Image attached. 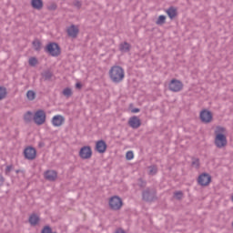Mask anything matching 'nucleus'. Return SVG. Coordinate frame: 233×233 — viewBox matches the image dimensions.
Returning <instances> with one entry per match:
<instances>
[{
	"label": "nucleus",
	"mask_w": 233,
	"mask_h": 233,
	"mask_svg": "<svg viewBox=\"0 0 233 233\" xmlns=\"http://www.w3.org/2000/svg\"><path fill=\"white\" fill-rule=\"evenodd\" d=\"M227 132V128L218 126L215 130V145L217 148H223L227 147V136L225 133Z\"/></svg>",
	"instance_id": "obj_1"
},
{
	"label": "nucleus",
	"mask_w": 233,
	"mask_h": 233,
	"mask_svg": "<svg viewBox=\"0 0 233 233\" xmlns=\"http://www.w3.org/2000/svg\"><path fill=\"white\" fill-rule=\"evenodd\" d=\"M109 77L116 85L121 83L125 79V69L120 66H113L109 70Z\"/></svg>",
	"instance_id": "obj_2"
},
{
	"label": "nucleus",
	"mask_w": 233,
	"mask_h": 233,
	"mask_svg": "<svg viewBox=\"0 0 233 233\" xmlns=\"http://www.w3.org/2000/svg\"><path fill=\"white\" fill-rule=\"evenodd\" d=\"M44 52L52 57H59L61 56V46L56 42H49L45 46Z\"/></svg>",
	"instance_id": "obj_3"
},
{
	"label": "nucleus",
	"mask_w": 233,
	"mask_h": 233,
	"mask_svg": "<svg viewBox=\"0 0 233 233\" xmlns=\"http://www.w3.org/2000/svg\"><path fill=\"white\" fill-rule=\"evenodd\" d=\"M157 199V192L152 187H147L142 191V201L152 203Z\"/></svg>",
	"instance_id": "obj_4"
},
{
	"label": "nucleus",
	"mask_w": 233,
	"mask_h": 233,
	"mask_svg": "<svg viewBox=\"0 0 233 233\" xmlns=\"http://www.w3.org/2000/svg\"><path fill=\"white\" fill-rule=\"evenodd\" d=\"M34 122L35 125H38V127H41V125H45L46 123V113L43 109H38L33 117Z\"/></svg>",
	"instance_id": "obj_5"
},
{
	"label": "nucleus",
	"mask_w": 233,
	"mask_h": 233,
	"mask_svg": "<svg viewBox=\"0 0 233 233\" xmlns=\"http://www.w3.org/2000/svg\"><path fill=\"white\" fill-rule=\"evenodd\" d=\"M123 199L119 196H114L109 198V208L111 210H121Z\"/></svg>",
	"instance_id": "obj_6"
},
{
	"label": "nucleus",
	"mask_w": 233,
	"mask_h": 233,
	"mask_svg": "<svg viewBox=\"0 0 233 233\" xmlns=\"http://www.w3.org/2000/svg\"><path fill=\"white\" fill-rule=\"evenodd\" d=\"M24 157L28 161H34L37 157V150L32 146H29L24 149Z\"/></svg>",
	"instance_id": "obj_7"
},
{
	"label": "nucleus",
	"mask_w": 233,
	"mask_h": 233,
	"mask_svg": "<svg viewBox=\"0 0 233 233\" xmlns=\"http://www.w3.org/2000/svg\"><path fill=\"white\" fill-rule=\"evenodd\" d=\"M199 119L202 123L208 125V123H212V119H214V116L212 115V111L208 109H203L200 111Z\"/></svg>",
	"instance_id": "obj_8"
},
{
	"label": "nucleus",
	"mask_w": 233,
	"mask_h": 233,
	"mask_svg": "<svg viewBox=\"0 0 233 233\" xmlns=\"http://www.w3.org/2000/svg\"><path fill=\"white\" fill-rule=\"evenodd\" d=\"M198 183L200 187H208L212 183V177L208 173H202L198 177Z\"/></svg>",
	"instance_id": "obj_9"
},
{
	"label": "nucleus",
	"mask_w": 233,
	"mask_h": 233,
	"mask_svg": "<svg viewBox=\"0 0 233 233\" xmlns=\"http://www.w3.org/2000/svg\"><path fill=\"white\" fill-rule=\"evenodd\" d=\"M168 89L171 92H181L183 90V82L180 80H177L176 78H173L168 85Z\"/></svg>",
	"instance_id": "obj_10"
},
{
	"label": "nucleus",
	"mask_w": 233,
	"mask_h": 233,
	"mask_svg": "<svg viewBox=\"0 0 233 233\" xmlns=\"http://www.w3.org/2000/svg\"><path fill=\"white\" fill-rule=\"evenodd\" d=\"M79 157L81 159H90L92 157V147L90 146H84L79 150Z\"/></svg>",
	"instance_id": "obj_11"
},
{
	"label": "nucleus",
	"mask_w": 233,
	"mask_h": 233,
	"mask_svg": "<svg viewBox=\"0 0 233 233\" xmlns=\"http://www.w3.org/2000/svg\"><path fill=\"white\" fill-rule=\"evenodd\" d=\"M106 148H108V145L103 139H100L96 142L95 150L98 152V154H105L106 152Z\"/></svg>",
	"instance_id": "obj_12"
},
{
	"label": "nucleus",
	"mask_w": 233,
	"mask_h": 233,
	"mask_svg": "<svg viewBox=\"0 0 233 233\" xmlns=\"http://www.w3.org/2000/svg\"><path fill=\"white\" fill-rule=\"evenodd\" d=\"M128 126L133 129H137L141 127V119L137 116H133L128 120Z\"/></svg>",
	"instance_id": "obj_13"
},
{
	"label": "nucleus",
	"mask_w": 233,
	"mask_h": 233,
	"mask_svg": "<svg viewBox=\"0 0 233 233\" xmlns=\"http://www.w3.org/2000/svg\"><path fill=\"white\" fill-rule=\"evenodd\" d=\"M78 35H79V28L76 25H72L67 28L68 37H73V39H76V37H77Z\"/></svg>",
	"instance_id": "obj_14"
},
{
	"label": "nucleus",
	"mask_w": 233,
	"mask_h": 233,
	"mask_svg": "<svg viewBox=\"0 0 233 233\" xmlns=\"http://www.w3.org/2000/svg\"><path fill=\"white\" fill-rule=\"evenodd\" d=\"M44 177L46 181H56V179H57V171L46 170L44 174Z\"/></svg>",
	"instance_id": "obj_15"
},
{
	"label": "nucleus",
	"mask_w": 233,
	"mask_h": 233,
	"mask_svg": "<svg viewBox=\"0 0 233 233\" xmlns=\"http://www.w3.org/2000/svg\"><path fill=\"white\" fill-rule=\"evenodd\" d=\"M65 123V116L61 115H56L52 118V125L53 127H61Z\"/></svg>",
	"instance_id": "obj_16"
},
{
	"label": "nucleus",
	"mask_w": 233,
	"mask_h": 233,
	"mask_svg": "<svg viewBox=\"0 0 233 233\" xmlns=\"http://www.w3.org/2000/svg\"><path fill=\"white\" fill-rule=\"evenodd\" d=\"M118 48L120 52H123L124 54H127V52H130V50H132V45L125 41L119 44Z\"/></svg>",
	"instance_id": "obj_17"
},
{
	"label": "nucleus",
	"mask_w": 233,
	"mask_h": 233,
	"mask_svg": "<svg viewBox=\"0 0 233 233\" xmlns=\"http://www.w3.org/2000/svg\"><path fill=\"white\" fill-rule=\"evenodd\" d=\"M31 6L34 10H43L45 4L43 3V0H31Z\"/></svg>",
	"instance_id": "obj_18"
},
{
	"label": "nucleus",
	"mask_w": 233,
	"mask_h": 233,
	"mask_svg": "<svg viewBox=\"0 0 233 233\" xmlns=\"http://www.w3.org/2000/svg\"><path fill=\"white\" fill-rule=\"evenodd\" d=\"M166 13L169 19L171 20L176 19V17H177V9L174 6H170L169 8H167Z\"/></svg>",
	"instance_id": "obj_19"
},
{
	"label": "nucleus",
	"mask_w": 233,
	"mask_h": 233,
	"mask_svg": "<svg viewBox=\"0 0 233 233\" xmlns=\"http://www.w3.org/2000/svg\"><path fill=\"white\" fill-rule=\"evenodd\" d=\"M39 221H41V218L37 214L33 213L29 217V223L32 225V227H35V225H39Z\"/></svg>",
	"instance_id": "obj_20"
},
{
	"label": "nucleus",
	"mask_w": 233,
	"mask_h": 233,
	"mask_svg": "<svg viewBox=\"0 0 233 233\" xmlns=\"http://www.w3.org/2000/svg\"><path fill=\"white\" fill-rule=\"evenodd\" d=\"M42 77H44V81H51L52 77H54V73L50 70H46L41 74Z\"/></svg>",
	"instance_id": "obj_21"
},
{
	"label": "nucleus",
	"mask_w": 233,
	"mask_h": 233,
	"mask_svg": "<svg viewBox=\"0 0 233 233\" xmlns=\"http://www.w3.org/2000/svg\"><path fill=\"white\" fill-rule=\"evenodd\" d=\"M32 45H33V48H34V50H35V52H41V46L43 44L39 41V39L34 40Z\"/></svg>",
	"instance_id": "obj_22"
},
{
	"label": "nucleus",
	"mask_w": 233,
	"mask_h": 233,
	"mask_svg": "<svg viewBox=\"0 0 233 233\" xmlns=\"http://www.w3.org/2000/svg\"><path fill=\"white\" fill-rule=\"evenodd\" d=\"M165 23H167V16L165 15H159L156 21V25H158V26H162V25H165Z\"/></svg>",
	"instance_id": "obj_23"
},
{
	"label": "nucleus",
	"mask_w": 233,
	"mask_h": 233,
	"mask_svg": "<svg viewBox=\"0 0 233 233\" xmlns=\"http://www.w3.org/2000/svg\"><path fill=\"white\" fill-rule=\"evenodd\" d=\"M32 111H27L24 116L25 123H32Z\"/></svg>",
	"instance_id": "obj_24"
},
{
	"label": "nucleus",
	"mask_w": 233,
	"mask_h": 233,
	"mask_svg": "<svg viewBox=\"0 0 233 233\" xmlns=\"http://www.w3.org/2000/svg\"><path fill=\"white\" fill-rule=\"evenodd\" d=\"M8 93L6 92V87L5 86H0V101H3L5 97H6V95Z\"/></svg>",
	"instance_id": "obj_25"
},
{
	"label": "nucleus",
	"mask_w": 233,
	"mask_h": 233,
	"mask_svg": "<svg viewBox=\"0 0 233 233\" xmlns=\"http://www.w3.org/2000/svg\"><path fill=\"white\" fill-rule=\"evenodd\" d=\"M63 96H65L66 97H72V88L70 87H66L63 92H62Z\"/></svg>",
	"instance_id": "obj_26"
},
{
	"label": "nucleus",
	"mask_w": 233,
	"mask_h": 233,
	"mask_svg": "<svg viewBox=\"0 0 233 233\" xmlns=\"http://www.w3.org/2000/svg\"><path fill=\"white\" fill-rule=\"evenodd\" d=\"M26 97L29 101H34V99H35V93L32 90H28L26 93Z\"/></svg>",
	"instance_id": "obj_27"
},
{
	"label": "nucleus",
	"mask_w": 233,
	"mask_h": 233,
	"mask_svg": "<svg viewBox=\"0 0 233 233\" xmlns=\"http://www.w3.org/2000/svg\"><path fill=\"white\" fill-rule=\"evenodd\" d=\"M173 198L180 201V199H183V191H176L173 195Z\"/></svg>",
	"instance_id": "obj_28"
},
{
	"label": "nucleus",
	"mask_w": 233,
	"mask_h": 233,
	"mask_svg": "<svg viewBox=\"0 0 233 233\" xmlns=\"http://www.w3.org/2000/svg\"><path fill=\"white\" fill-rule=\"evenodd\" d=\"M137 186L140 188H145L147 187V181L143 180V178L140 177L137 179Z\"/></svg>",
	"instance_id": "obj_29"
},
{
	"label": "nucleus",
	"mask_w": 233,
	"mask_h": 233,
	"mask_svg": "<svg viewBox=\"0 0 233 233\" xmlns=\"http://www.w3.org/2000/svg\"><path fill=\"white\" fill-rule=\"evenodd\" d=\"M126 159L127 161H132L134 159V152L133 151H127L126 154Z\"/></svg>",
	"instance_id": "obj_30"
},
{
	"label": "nucleus",
	"mask_w": 233,
	"mask_h": 233,
	"mask_svg": "<svg viewBox=\"0 0 233 233\" xmlns=\"http://www.w3.org/2000/svg\"><path fill=\"white\" fill-rule=\"evenodd\" d=\"M192 167H196V168H199V158L192 157Z\"/></svg>",
	"instance_id": "obj_31"
},
{
	"label": "nucleus",
	"mask_w": 233,
	"mask_h": 233,
	"mask_svg": "<svg viewBox=\"0 0 233 233\" xmlns=\"http://www.w3.org/2000/svg\"><path fill=\"white\" fill-rule=\"evenodd\" d=\"M149 174H151L152 176H156V174H157V166L149 167Z\"/></svg>",
	"instance_id": "obj_32"
},
{
	"label": "nucleus",
	"mask_w": 233,
	"mask_h": 233,
	"mask_svg": "<svg viewBox=\"0 0 233 233\" xmlns=\"http://www.w3.org/2000/svg\"><path fill=\"white\" fill-rule=\"evenodd\" d=\"M38 61L35 57L29 58V66H35L37 65Z\"/></svg>",
	"instance_id": "obj_33"
},
{
	"label": "nucleus",
	"mask_w": 233,
	"mask_h": 233,
	"mask_svg": "<svg viewBox=\"0 0 233 233\" xmlns=\"http://www.w3.org/2000/svg\"><path fill=\"white\" fill-rule=\"evenodd\" d=\"M73 5H74V6H76V8H78V10H79V8H81V6H83V4L79 0H75Z\"/></svg>",
	"instance_id": "obj_34"
},
{
	"label": "nucleus",
	"mask_w": 233,
	"mask_h": 233,
	"mask_svg": "<svg viewBox=\"0 0 233 233\" xmlns=\"http://www.w3.org/2000/svg\"><path fill=\"white\" fill-rule=\"evenodd\" d=\"M47 9L50 11L57 10V4L53 3L50 5L47 6Z\"/></svg>",
	"instance_id": "obj_35"
},
{
	"label": "nucleus",
	"mask_w": 233,
	"mask_h": 233,
	"mask_svg": "<svg viewBox=\"0 0 233 233\" xmlns=\"http://www.w3.org/2000/svg\"><path fill=\"white\" fill-rule=\"evenodd\" d=\"M13 168H14L13 166H7L5 168V174H10Z\"/></svg>",
	"instance_id": "obj_36"
},
{
	"label": "nucleus",
	"mask_w": 233,
	"mask_h": 233,
	"mask_svg": "<svg viewBox=\"0 0 233 233\" xmlns=\"http://www.w3.org/2000/svg\"><path fill=\"white\" fill-rule=\"evenodd\" d=\"M76 88L77 90H81V88H83V84H81V82H77V83L76 84Z\"/></svg>",
	"instance_id": "obj_37"
},
{
	"label": "nucleus",
	"mask_w": 233,
	"mask_h": 233,
	"mask_svg": "<svg viewBox=\"0 0 233 233\" xmlns=\"http://www.w3.org/2000/svg\"><path fill=\"white\" fill-rule=\"evenodd\" d=\"M132 114H137L138 112H141V109L135 107L131 110Z\"/></svg>",
	"instance_id": "obj_38"
},
{
	"label": "nucleus",
	"mask_w": 233,
	"mask_h": 233,
	"mask_svg": "<svg viewBox=\"0 0 233 233\" xmlns=\"http://www.w3.org/2000/svg\"><path fill=\"white\" fill-rule=\"evenodd\" d=\"M5 185V177L0 175V187H3Z\"/></svg>",
	"instance_id": "obj_39"
},
{
	"label": "nucleus",
	"mask_w": 233,
	"mask_h": 233,
	"mask_svg": "<svg viewBox=\"0 0 233 233\" xmlns=\"http://www.w3.org/2000/svg\"><path fill=\"white\" fill-rule=\"evenodd\" d=\"M38 147H39V148L45 147V142L40 141V142L38 143Z\"/></svg>",
	"instance_id": "obj_40"
},
{
	"label": "nucleus",
	"mask_w": 233,
	"mask_h": 233,
	"mask_svg": "<svg viewBox=\"0 0 233 233\" xmlns=\"http://www.w3.org/2000/svg\"><path fill=\"white\" fill-rule=\"evenodd\" d=\"M16 173H19V170H16Z\"/></svg>",
	"instance_id": "obj_41"
},
{
	"label": "nucleus",
	"mask_w": 233,
	"mask_h": 233,
	"mask_svg": "<svg viewBox=\"0 0 233 233\" xmlns=\"http://www.w3.org/2000/svg\"><path fill=\"white\" fill-rule=\"evenodd\" d=\"M129 1H132V0H129Z\"/></svg>",
	"instance_id": "obj_42"
}]
</instances>
